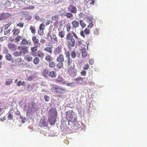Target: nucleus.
Here are the masks:
<instances>
[{"instance_id":"obj_1","label":"nucleus","mask_w":147,"mask_h":147,"mask_svg":"<svg viewBox=\"0 0 147 147\" xmlns=\"http://www.w3.org/2000/svg\"><path fill=\"white\" fill-rule=\"evenodd\" d=\"M57 112L53 109H50L49 111L48 116V121L51 125L55 124L56 121Z\"/></svg>"},{"instance_id":"obj_2","label":"nucleus","mask_w":147,"mask_h":147,"mask_svg":"<svg viewBox=\"0 0 147 147\" xmlns=\"http://www.w3.org/2000/svg\"><path fill=\"white\" fill-rule=\"evenodd\" d=\"M74 113L72 111H69L65 113L66 118L68 119V122L69 123L70 122L73 123H76V124L78 123V122L76 121V119L75 115L73 114Z\"/></svg>"},{"instance_id":"obj_3","label":"nucleus","mask_w":147,"mask_h":147,"mask_svg":"<svg viewBox=\"0 0 147 147\" xmlns=\"http://www.w3.org/2000/svg\"><path fill=\"white\" fill-rule=\"evenodd\" d=\"M51 89L52 92L60 94L65 93L66 90L65 88L57 85L52 87Z\"/></svg>"},{"instance_id":"obj_4","label":"nucleus","mask_w":147,"mask_h":147,"mask_svg":"<svg viewBox=\"0 0 147 147\" xmlns=\"http://www.w3.org/2000/svg\"><path fill=\"white\" fill-rule=\"evenodd\" d=\"M69 75H74L76 74V71L75 69V65L73 66H69L66 69Z\"/></svg>"},{"instance_id":"obj_5","label":"nucleus","mask_w":147,"mask_h":147,"mask_svg":"<svg viewBox=\"0 0 147 147\" xmlns=\"http://www.w3.org/2000/svg\"><path fill=\"white\" fill-rule=\"evenodd\" d=\"M18 49L20 50V53L22 55L26 54L28 52V48L26 46H18Z\"/></svg>"},{"instance_id":"obj_6","label":"nucleus","mask_w":147,"mask_h":147,"mask_svg":"<svg viewBox=\"0 0 147 147\" xmlns=\"http://www.w3.org/2000/svg\"><path fill=\"white\" fill-rule=\"evenodd\" d=\"M68 11L71 13L76 14L77 12V9L74 5H70L67 7Z\"/></svg>"},{"instance_id":"obj_7","label":"nucleus","mask_w":147,"mask_h":147,"mask_svg":"<svg viewBox=\"0 0 147 147\" xmlns=\"http://www.w3.org/2000/svg\"><path fill=\"white\" fill-rule=\"evenodd\" d=\"M95 0H84V2L86 3L87 7L89 8L91 7L90 5L95 4Z\"/></svg>"},{"instance_id":"obj_8","label":"nucleus","mask_w":147,"mask_h":147,"mask_svg":"<svg viewBox=\"0 0 147 147\" xmlns=\"http://www.w3.org/2000/svg\"><path fill=\"white\" fill-rule=\"evenodd\" d=\"M48 123L45 118H43L40 119L39 124V125L40 127H46Z\"/></svg>"},{"instance_id":"obj_9","label":"nucleus","mask_w":147,"mask_h":147,"mask_svg":"<svg viewBox=\"0 0 147 147\" xmlns=\"http://www.w3.org/2000/svg\"><path fill=\"white\" fill-rule=\"evenodd\" d=\"M67 43L68 47H72L75 46L76 43V41L75 39H73L67 40Z\"/></svg>"},{"instance_id":"obj_10","label":"nucleus","mask_w":147,"mask_h":147,"mask_svg":"<svg viewBox=\"0 0 147 147\" xmlns=\"http://www.w3.org/2000/svg\"><path fill=\"white\" fill-rule=\"evenodd\" d=\"M62 47L61 45H59L56 48L54 51L55 55H58L61 52Z\"/></svg>"},{"instance_id":"obj_11","label":"nucleus","mask_w":147,"mask_h":147,"mask_svg":"<svg viewBox=\"0 0 147 147\" xmlns=\"http://www.w3.org/2000/svg\"><path fill=\"white\" fill-rule=\"evenodd\" d=\"M10 16V14L9 13H2L0 14V20H2L7 18Z\"/></svg>"},{"instance_id":"obj_12","label":"nucleus","mask_w":147,"mask_h":147,"mask_svg":"<svg viewBox=\"0 0 147 147\" xmlns=\"http://www.w3.org/2000/svg\"><path fill=\"white\" fill-rule=\"evenodd\" d=\"M13 36L18 35L20 32V29L19 28H14L12 30Z\"/></svg>"},{"instance_id":"obj_13","label":"nucleus","mask_w":147,"mask_h":147,"mask_svg":"<svg viewBox=\"0 0 147 147\" xmlns=\"http://www.w3.org/2000/svg\"><path fill=\"white\" fill-rule=\"evenodd\" d=\"M65 80L61 76L59 75L56 79V82L59 83H65Z\"/></svg>"},{"instance_id":"obj_14","label":"nucleus","mask_w":147,"mask_h":147,"mask_svg":"<svg viewBox=\"0 0 147 147\" xmlns=\"http://www.w3.org/2000/svg\"><path fill=\"white\" fill-rule=\"evenodd\" d=\"M8 47L10 49L13 51L16 50L17 48V47L16 45L11 43L8 44Z\"/></svg>"},{"instance_id":"obj_15","label":"nucleus","mask_w":147,"mask_h":147,"mask_svg":"<svg viewBox=\"0 0 147 147\" xmlns=\"http://www.w3.org/2000/svg\"><path fill=\"white\" fill-rule=\"evenodd\" d=\"M64 61V57L62 54H60L59 56L57 57V61L58 62H62Z\"/></svg>"},{"instance_id":"obj_16","label":"nucleus","mask_w":147,"mask_h":147,"mask_svg":"<svg viewBox=\"0 0 147 147\" xmlns=\"http://www.w3.org/2000/svg\"><path fill=\"white\" fill-rule=\"evenodd\" d=\"M65 62L69 66L72 64H73V65L74 64L73 61L70 57L67 58V59L65 61Z\"/></svg>"},{"instance_id":"obj_17","label":"nucleus","mask_w":147,"mask_h":147,"mask_svg":"<svg viewBox=\"0 0 147 147\" xmlns=\"http://www.w3.org/2000/svg\"><path fill=\"white\" fill-rule=\"evenodd\" d=\"M49 71L47 69H44L42 72V76L45 77L49 76Z\"/></svg>"},{"instance_id":"obj_18","label":"nucleus","mask_w":147,"mask_h":147,"mask_svg":"<svg viewBox=\"0 0 147 147\" xmlns=\"http://www.w3.org/2000/svg\"><path fill=\"white\" fill-rule=\"evenodd\" d=\"M21 43L23 45H30L31 42L25 38H24L22 39V41L21 42Z\"/></svg>"},{"instance_id":"obj_19","label":"nucleus","mask_w":147,"mask_h":147,"mask_svg":"<svg viewBox=\"0 0 147 147\" xmlns=\"http://www.w3.org/2000/svg\"><path fill=\"white\" fill-rule=\"evenodd\" d=\"M57 74L56 71H51L49 74V76L51 78H55L56 77Z\"/></svg>"},{"instance_id":"obj_20","label":"nucleus","mask_w":147,"mask_h":147,"mask_svg":"<svg viewBox=\"0 0 147 147\" xmlns=\"http://www.w3.org/2000/svg\"><path fill=\"white\" fill-rule=\"evenodd\" d=\"M71 24L73 28H76L79 26V23L78 22H77L76 20L73 21L72 22Z\"/></svg>"},{"instance_id":"obj_21","label":"nucleus","mask_w":147,"mask_h":147,"mask_svg":"<svg viewBox=\"0 0 147 147\" xmlns=\"http://www.w3.org/2000/svg\"><path fill=\"white\" fill-rule=\"evenodd\" d=\"M66 39L67 40L74 39L73 36L71 33L69 32L66 36Z\"/></svg>"},{"instance_id":"obj_22","label":"nucleus","mask_w":147,"mask_h":147,"mask_svg":"<svg viewBox=\"0 0 147 147\" xmlns=\"http://www.w3.org/2000/svg\"><path fill=\"white\" fill-rule=\"evenodd\" d=\"M5 57L7 60L9 61H11L13 60L11 55L9 53H7L5 56Z\"/></svg>"},{"instance_id":"obj_23","label":"nucleus","mask_w":147,"mask_h":147,"mask_svg":"<svg viewBox=\"0 0 147 147\" xmlns=\"http://www.w3.org/2000/svg\"><path fill=\"white\" fill-rule=\"evenodd\" d=\"M30 29L32 34H34L36 33L35 27L34 26H30Z\"/></svg>"},{"instance_id":"obj_24","label":"nucleus","mask_w":147,"mask_h":147,"mask_svg":"<svg viewBox=\"0 0 147 147\" xmlns=\"http://www.w3.org/2000/svg\"><path fill=\"white\" fill-rule=\"evenodd\" d=\"M25 60L28 62H30L32 59V57L29 55H26L25 57Z\"/></svg>"},{"instance_id":"obj_25","label":"nucleus","mask_w":147,"mask_h":147,"mask_svg":"<svg viewBox=\"0 0 147 147\" xmlns=\"http://www.w3.org/2000/svg\"><path fill=\"white\" fill-rule=\"evenodd\" d=\"M44 50L45 51L48 52L51 54H52V50L51 47H47L44 49Z\"/></svg>"},{"instance_id":"obj_26","label":"nucleus","mask_w":147,"mask_h":147,"mask_svg":"<svg viewBox=\"0 0 147 147\" xmlns=\"http://www.w3.org/2000/svg\"><path fill=\"white\" fill-rule=\"evenodd\" d=\"M65 32L64 31H62L59 32L58 33L59 36L61 38H64L65 35Z\"/></svg>"},{"instance_id":"obj_27","label":"nucleus","mask_w":147,"mask_h":147,"mask_svg":"<svg viewBox=\"0 0 147 147\" xmlns=\"http://www.w3.org/2000/svg\"><path fill=\"white\" fill-rule=\"evenodd\" d=\"M45 59L48 62H51L53 59L52 57L49 55L46 56Z\"/></svg>"},{"instance_id":"obj_28","label":"nucleus","mask_w":147,"mask_h":147,"mask_svg":"<svg viewBox=\"0 0 147 147\" xmlns=\"http://www.w3.org/2000/svg\"><path fill=\"white\" fill-rule=\"evenodd\" d=\"M56 64V66L58 69H61L63 66V63L62 62H59Z\"/></svg>"},{"instance_id":"obj_29","label":"nucleus","mask_w":147,"mask_h":147,"mask_svg":"<svg viewBox=\"0 0 147 147\" xmlns=\"http://www.w3.org/2000/svg\"><path fill=\"white\" fill-rule=\"evenodd\" d=\"M38 56L42 59L44 57V53L39 51L38 52Z\"/></svg>"},{"instance_id":"obj_30","label":"nucleus","mask_w":147,"mask_h":147,"mask_svg":"<svg viewBox=\"0 0 147 147\" xmlns=\"http://www.w3.org/2000/svg\"><path fill=\"white\" fill-rule=\"evenodd\" d=\"M38 47L34 46L32 47H31V50L32 53H34L36 52L38 50Z\"/></svg>"},{"instance_id":"obj_31","label":"nucleus","mask_w":147,"mask_h":147,"mask_svg":"<svg viewBox=\"0 0 147 147\" xmlns=\"http://www.w3.org/2000/svg\"><path fill=\"white\" fill-rule=\"evenodd\" d=\"M66 28L67 32H69L70 31V29L71 28V24L69 23H68L66 24Z\"/></svg>"},{"instance_id":"obj_32","label":"nucleus","mask_w":147,"mask_h":147,"mask_svg":"<svg viewBox=\"0 0 147 147\" xmlns=\"http://www.w3.org/2000/svg\"><path fill=\"white\" fill-rule=\"evenodd\" d=\"M82 57L83 58H86L87 56V53L84 50L82 51Z\"/></svg>"},{"instance_id":"obj_33","label":"nucleus","mask_w":147,"mask_h":147,"mask_svg":"<svg viewBox=\"0 0 147 147\" xmlns=\"http://www.w3.org/2000/svg\"><path fill=\"white\" fill-rule=\"evenodd\" d=\"M40 61V60L38 57H35L33 60V63L36 65L38 64Z\"/></svg>"},{"instance_id":"obj_34","label":"nucleus","mask_w":147,"mask_h":147,"mask_svg":"<svg viewBox=\"0 0 147 147\" xmlns=\"http://www.w3.org/2000/svg\"><path fill=\"white\" fill-rule=\"evenodd\" d=\"M80 23L82 28H84L86 26V24L84 22L83 20H80Z\"/></svg>"},{"instance_id":"obj_35","label":"nucleus","mask_w":147,"mask_h":147,"mask_svg":"<svg viewBox=\"0 0 147 147\" xmlns=\"http://www.w3.org/2000/svg\"><path fill=\"white\" fill-rule=\"evenodd\" d=\"M71 55L72 59H74L76 57V54L74 51H72L71 52Z\"/></svg>"},{"instance_id":"obj_36","label":"nucleus","mask_w":147,"mask_h":147,"mask_svg":"<svg viewBox=\"0 0 147 147\" xmlns=\"http://www.w3.org/2000/svg\"><path fill=\"white\" fill-rule=\"evenodd\" d=\"M72 13H67L65 14V16L67 18H70L73 16V15L72 14Z\"/></svg>"},{"instance_id":"obj_37","label":"nucleus","mask_w":147,"mask_h":147,"mask_svg":"<svg viewBox=\"0 0 147 147\" xmlns=\"http://www.w3.org/2000/svg\"><path fill=\"white\" fill-rule=\"evenodd\" d=\"M99 29L95 28L93 30V34L94 35H98L99 34Z\"/></svg>"},{"instance_id":"obj_38","label":"nucleus","mask_w":147,"mask_h":147,"mask_svg":"<svg viewBox=\"0 0 147 147\" xmlns=\"http://www.w3.org/2000/svg\"><path fill=\"white\" fill-rule=\"evenodd\" d=\"M10 28H8V27H6L4 30V34L6 35L9 33L10 31Z\"/></svg>"},{"instance_id":"obj_39","label":"nucleus","mask_w":147,"mask_h":147,"mask_svg":"<svg viewBox=\"0 0 147 147\" xmlns=\"http://www.w3.org/2000/svg\"><path fill=\"white\" fill-rule=\"evenodd\" d=\"M59 16L58 15H56L54 16H53L51 18L53 20L57 21L58 20Z\"/></svg>"},{"instance_id":"obj_40","label":"nucleus","mask_w":147,"mask_h":147,"mask_svg":"<svg viewBox=\"0 0 147 147\" xmlns=\"http://www.w3.org/2000/svg\"><path fill=\"white\" fill-rule=\"evenodd\" d=\"M55 63L53 61H51V62H50V63H49V67L52 68L54 67H55Z\"/></svg>"},{"instance_id":"obj_41","label":"nucleus","mask_w":147,"mask_h":147,"mask_svg":"<svg viewBox=\"0 0 147 147\" xmlns=\"http://www.w3.org/2000/svg\"><path fill=\"white\" fill-rule=\"evenodd\" d=\"M21 36H17L14 39L15 42L17 43L21 39Z\"/></svg>"},{"instance_id":"obj_42","label":"nucleus","mask_w":147,"mask_h":147,"mask_svg":"<svg viewBox=\"0 0 147 147\" xmlns=\"http://www.w3.org/2000/svg\"><path fill=\"white\" fill-rule=\"evenodd\" d=\"M13 55L14 56L16 57L22 55L20 53V51L19 52L18 51L14 52L13 53Z\"/></svg>"},{"instance_id":"obj_43","label":"nucleus","mask_w":147,"mask_h":147,"mask_svg":"<svg viewBox=\"0 0 147 147\" xmlns=\"http://www.w3.org/2000/svg\"><path fill=\"white\" fill-rule=\"evenodd\" d=\"M33 43L34 46L38 47H40L41 45V44L39 42V41H36Z\"/></svg>"},{"instance_id":"obj_44","label":"nucleus","mask_w":147,"mask_h":147,"mask_svg":"<svg viewBox=\"0 0 147 147\" xmlns=\"http://www.w3.org/2000/svg\"><path fill=\"white\" fill-rule=\"evenodd\" d=\"M32 40L33 42L37 41H39L38 39L35 36H32Z\"/></svg>"},{"instance_id":"obj_45","label":"nucleus","mask_w":147,"mask_h":147,"mask_svg":"<svg viewBox=\"0 0 147 147\" xmlns=\"http://www.w3.org/2000/svg\"><path fill=\"white\" fill-rule=\"evenodd\" d=\"M13 115L11 113H9L7 116V119L8 120H13Z\"/></svg>"},{"instance_id":"obj_46","label":"nucleus","mask_w":147,"mask_h":147,"mask_svg":"<svg viewBox=\"0 0 147 147\" xmlns=\"http://www.w3.org/2000/svg\"><path fill=\"white\" fill-rule=\"evenodd\" d=\"M24 26V23L23 22H20L16 25V26L20 28H22Z\"/></svg>"},{"instance_id":"obj_47","label":"nucleus","mask_w":147,"mask_h":147,"mask_svg":"<svg viewBox=\"0 0 147 147\" xmlns=\"http://www.w3.org/2000/svg\"><path fill=\"white\" fill-rule=\"evenodd\" d=\"M44 34V30H42L39 29L38 31V34L40 36H42Z\"/></svg>"},{"instance_id":"obj_48","label":"nucleus","mask_w":147,"mask_h":147,"mask_svg":"<svg viewBox=\"0 0 147 147\" xmlns=\"http://www.w3.org/2000/svg\"><path fill=\"white\" fill-rule=\"evenodd\" d=\"M34 7V5H31L29 7H26V8H24V9H33Z\"/></svg>"},{"instance_id":"obj_49","label":"nucleus","mask_w":147,"mask_h":147,"mask_svg":"<svg viewBox=\"0 0 147 147\" xmlns=\"http://www.w3.org/2000/svg\"><path fill=\"white\" fill-rule=\"evenodd\" d=\"M84 32L86 35L89 34L90 33V30L87 28H86L84 30Z\"/></svg>"},{"instance_id":"obj_50","label":"nucleus","mask_w":147,"mask_h":147,"mask_svg":"<svg viewBox=\"0 0 147 147\" xmlns=\"http://www.w3.org/2000/svg\"><path fill=\"white\" fill-rule=\"evenodd\" d=\"M45 27V26L42 23L40 24L39 26V29L42 30H44V28Z\"/></svg>"},{"instance_id":"obj_51","label":"nucleus","mask_w":147,"mask_h":147,"mask_svg":"<svg viewBox=\"0 0 147 147\" xmlns=\"http://www.w3.org/2000/svg\"><path fill=\"white\" fill-rule=\"evenodd\" d=\"M25 18L26 19L28 20H30L32 18L31 16L29 14H27L25 16Z\"/></svg>"},{"instance_id":"obj_52","label":"nucleus","mask_w":147,"mask_h":147,"mask_svg":"<svg viewBox=\"0 0 147 147\" xmlns=\"http://www.w3.org/2000/svg\"><path fill=\"white\" fill-rule=\"evenodd\" d=\"M44 98L45 101L47 102L49 100L50 97L47 95H45Z\"/></svg>"},{"instance_id":"obj_53","label":"nucleus","mask_w":147,"mask_h":147,"mask_svg":"<svg viewBox=\"0 0 147 147\" xmlns=\"http://www.w3.org/2000/svg\"><path fill=\"white\" fill-rule=\"evenodd\" d=\"M89 68V65L88 64H85L83 67V69L84 70H87Z\"/></svg>"},{"instance_id":"obj_54","label":"nucleus","mask_w":147,"mask_h":147,"mask_svg":"<svg viewBox=\"0 0 147 147\" xmlns=\"http://www.w3.org/2000/svg\"><path fill=\"white\" fill-rule=\"evenodd\" d=\"M20 118L21 119V121L22 123H24L25 122V121L26 120L25 118H24L22 117H20Z\"/></svg>"},{"instance_id":"obj_55","label":"nucleus","mask_w":147,"mask_h":147,"mask_svg":"<svg viewBox=\"0 0 147 147\" xmlns=\"http://www.w3.org/2000/svg\"><path fill=\"white\" fill-rule=\"evenodd\" d=\"M65 54L67 59L70 57V54L69 51H67L65 52Z\"/></svg>"},{"instance_id":"obj_56","label":"nucleus","mask_w":147,"mask_h":147,"mask_svg":"<svg viewBox=\"0 0 147 147\" xmlns=\"http://www.w3.org/2000/svg\"><path fill=\"white\" fill-rule=\"evenodd\" d=\"M76 80L77 82H82V81H83L82 78H80V77L77 78Z\"/></svg>"},{"instance_id":"obj_57","label":"nucleus","mask_w":147,"mask_h":147,"mask_svg":"<svg viewBox=\"0 0 147 147\" xmlns=\"http://www.w3.org/2000/svg\"><path fill=\"white\" fill-rule=\"evenodd\" d=\"M71 33H72V34L73 35V36L76 39H79V38H78V37L77 36V35H76V33H75L74 32H72Z\"/></svg>"},{"instance_id":"obj_58","label":"nucleus","mask_w":147,"mask_h":147,"mask_svg":"<svg viewBox=\"0 0 147 147\" xmlns=\"http://www.w3.org/2000/svg\"><path fill=\"white\" fill-rule=\"evenodd\" d=\"M86 71L85 70H83L81 72V74L82 76H85L86 74Z\"/></svg>"},{"instance_id":"obj_59","label":"nucleus","mask_w":147,"mask_h":147,"mask_svg":"<svg viewBox=\"0 0 147 147\" xmlns=\"http://www.w3.org/2000/svg\"><path fill=\"white\" fill-rule=\"evenodd\" d=\"M84 33H85L82 30L81 31L80 33V35L84 38L85 37V35Z\"/></svg>"},{"instance_id":"obj_60","label":"nucleus","mask_w":147,"mask_h":147,"mask_svg":"<svg viewBox=\"0 0 147 147\" xmlns=\"http://www.w3.org/2000/svg\"><path fill=\"white\" fill-rule=\"evenodd\" d=\"M46 42V40L44 39H41L40 40V43L42 44H44Z\"/></svg>"},{"instance_id":"obj_61","label":"nucleus","mask_w":147,"mask_h":147,"mask_svg":"<svg viewBox=\"0 0 147 147\" xmlns=\"http://www.w3.org/2000/svg\"><path fill=\"white\" fill-rule=\"evenodd\" d=\"M89 64L91 65H92L94 63V61L92 59H90L89 61Z\"/></svg>"},{"instance_id":"obj_62","label":"nucleus","mask_w":147,"mask_h":147,"mask_svg":"<svg viewBox=\"0 0 147 147\" xmlns=\"http://www.w3.org/2000/svg\"><path fill=\"white\" fill-rule=\"evenodd\" d=\"M53 40H54L55 42H57V41H58L57 38L56 36L53 35Z\"/></svg>"},{"instance_id":"obj_63","label":"nucleus","mask_w":147,"mask_h":147,"mask_svg":"<svg viewBox=\"0 0 147 147\" xmlns=\"http://www.w3.org/2000/svg\"><path fill=\"white\" fill-rule=\"evenodd\" d=\"M59 24V22L58 20L55 21V22L54 23V25L56 26H57Z\"/></svg>"},{"instance_id":"obj_64","label":"nucleus","mask_w":147,"mask_h":147,"mask_svg":"<svg viewBox=\"0 0 147 147\" xmlns=\"http://www.w3.org/2000/svg\"><path fill=\"white\" fill-rule=\"evenodd\" d=\"M34 18L36 20H38L40 18L38 16V15L37 14H36L35 15Z\"/></svg>"}]
</instances>
